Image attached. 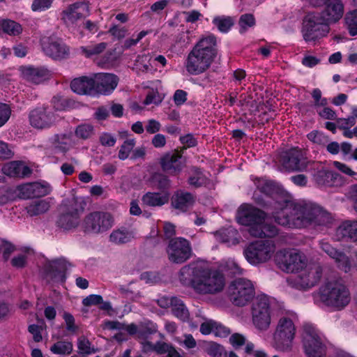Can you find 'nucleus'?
Returning <instances> with one entry per match:
<instances>
[{
	"label": "nucleus",
	"instance_id": "obj_1",
	"mask_svg": "<svg viewBox=\"0 0 357 357\" xmlns=\"http://www.w3.org/2000/svg\"><path fill=\"white\" fill-rule=\"evenodd\" d=\"M279 210L272 213L275 222L289 228L301 229L312 224L324 225L328 222L329 213L316 204L294 202L287 199L275 202Z\"/></svg>",
	"mask_w": 357,
	"mask_h": 357
},
{
	"label": "nucleus",
	"instance_id": "obj_2",
	"mask_svg": "<svg viewBox=\"0 0 357 357\" xmlns=\"http://www.w3.org/2000/svg\"><path fill=\"white\" fill-rule=\"evenodd\" d=\"M178 279L183 286L203 295L219 293L225 285V275L219 270L197 262L183 266L179 271Z\"/></svg>",
	"mask_w": 357,
	"mask_h": 357
},
{
	"label": "nucleus",
	"instance_id": "obj_3",
	"mask_svg": "<svg viewBox=\"0 0 357 357\" xmlns=\"http://www.w3.org/2000/svg\"><path fill=\"white\" fill-rule=\"evenodd\" d=\"M219 54L217 38L210 34L201 38L189 52L184 66L191 75L206 72Z\"/></svg>",
	"mask_w": 357,
	"mask_h": 357
},
{
	"label": "nucleus",
	"instance_id": "obj_4",
	"mask_svg": "<svg viewBox=\"0 0 357 357\" xmlns=\"http://www.w3.org/2000/svg\"><path fill=\"white\" fill-rule=\"evenodd\" d=\"M319 298L327 306L343 309L351 300L349 289L337 281L328 282L319 288Z\"/></svg>",
	"mask_w": 357,
	"mask_h": 357
},
{
	"label": "nucleus",
	"instance_id": "obj_5",
	"mask_svg": "<svg viewBox=\"0 0 357 357\" xmlns=\"http://www.w3.org/2000/svg\"><path fill=\"white\" fill-rule=\"evenodd\" d=\"M329 30V25L319 13H309L303 18L301 33L303 39L307 43L314 42L326 36Z\"/></svg>",
	"mask_w": 357,
	"mask_h": 357
},
{
	"label": "nucleus",
	"instance_id": "obj_6",
	"mask_svg": "<svg viewBox=\"0 0 357 357\" xmlns=\"http://www.w3.org/2000/svg\"><path fill=\"white\" fill-rule=\"evenodd\" d=\"M296 331V326L291 318L284 316L280 317L273 333L275 348L282 351H290Z\"/></svg>",
	"mask_w": 357,
	"mask_h": 357
},
{
	"label": "nucleus",
	"instance_id": "obj_7",
	"mask_svg": "<svg viewBox=\"0 0 357 357\" xmlns=\"http://www.w3.org/2000/svg\"><path fill=\"white\" fill-rule=\"evenodd\" d=\"M113 216L104 211H94L89 213L82 223L85 234H99L109 230L113 225Z\"/></svg>",
	"mask_w": 357,
	"mask_h": 357
},
{
	"label": "nucleus",
	"instance_id": "obj_8",
	"mask_svg": "<svg viewBox=\"0 0 357 357\" xmlns=\"http://www.w3.org/2000/svg\"><path fill=\"white\" fill-rule=\"evenodd\" d=\"M228 292L230 301L236 306H245L255 294L252 282L245 278H237L231 282Z\"/></svg>",
	"mask_w": 357,
	"mask_h": 357
},
{
	"label": "nucleus",
	"instance_id": "obj_9",
	"mask_svg": "<svg viewBox=\"0 0 357 357\" xmlns=\"http://www.w3.org/2000/svg\"><path fill=\"white\" fill-rule=\"evenodd\" d=\"M304 336L303 344L307 357H326V345L318 334L315 327L312 324L303 326Z\"/></svg>",
	"mask_w": 357,
	"mask_h": 357
},
{
	"label": "nucleus",
	"instance_id": "obj_10",
	"mask_svg": "<svg viewBox=\"0 0 357 357\" xmlns=\"http://www.w3.org/2000/svg\"><path fill=\"white\" fill-rule=\"evenodd\" d=\"M252 321L260 331H266L271 324V306L268 297L262 294L253 301L252 305Z\"/></svg>",
	"mask_w": 357,
	"mask_h": 357
},
{
	"label": "nucleus",
	"instance_id": "obj_11",
	"mask_svg": "<svg viewBox=\"0 0 357 357\" xmlns=\"http://www.w3.org/2000/svg\"><path fill=\"white\" fill-rule=\"evenodd\" d=\"M274 248V245L268 241H256L248 244L243 254L250 264L257 265L271 258Z\"/></svg>",
	"mask_w": 357,
	"mask_h": 357
},
{
	"label": "nucleus",
	"instance_id": "obj_12",
	"mask_svg": "<svg viewBox=\"0 0 357 357\" xmlns=\"http://www.w3.org/2000/svg\"><path fill=\"white\" fill-rule=\"evenodd\" d=\"M275 261L278 266L287 273L298 272L306 266V261L300 253L290 250L278 251Z\"/></svg>",
	"mask_w": 357,
	"mask_h": 357
},
{
	"label": "nucleus",
	"instance_id": "obj_13",
	"mask_svg": "<svg viewBox=\"0 0 357 357\" xmlns=\"http://www.w3.org/2000/svg\"><path fill=\"white\" fill-rule=\"evenodd\" d=\"M280 162L288 172H304L309 163L305 152L298 146L283 151L280 155Z\"/></svg>",
	"mask_w": 357,
	"mask_h": 357
},
{
	"label": "nucleus",
	"instance_id": "obj_14",
	"mask_svg": "<svg viewBox=\"0 0 357 357\" xmlns=\"http://www.w3.org/2000/svg\"><path fill=\"white\" fill-rule=\"evenodd\" d=\"M40 45L44 54L54 61L65 60L70 56V47L61 38L43 37L40 40Z\"/></svg>",
	"mask_w": 357,
	"mask_h": 357
},
{
	"label": "nucleus",
	"instance_id": "obj_15",
	"mask_svg": "<svg viewBox=\"0 0 357 357\" xmlns=\"http://www.w3.org/2000/svg\"><path fill=\"white\" fill-rule=\"evenodd\" d=\"M166 250L169 261L174 264L184 263L190 258L192 255L190 242L183 237L170 239Z\"/></svg>",
	"mask_w": 357,
	"mask_h": 357
},
{
	"label": "nucleus",
	"instance_id": "obj_16",
	"mask_svg": "<svg viewBox=\"0 0 357 357\" xmlns=\"http://www.w3.org/2000/svg\"><path fill=\"white\" fill-rule=\"evenodd\" d=\"M257 190L253 193V199L255 202L262 207H267V202L263 197L273 199L275 195L279 192V188L275 183L271 180L261 178L253 177L252 178Z\"/></svg>",
	"mask_w": 357,
	"mask_h": 357
},
{
	"label": "nucleus",
	"instance_id": "obj_17",
	"mask_svg": "<svg viewBox=\"0 0 357 357\" xmlns=\"http://www.w3.org/2000/svg\"><path fill=\"white\" fill-rule=\"evenodd\" d=\"M266 213L252 204H243L237 211L238 222L245 226H250V228H255L259 226L265 221Z\"/></svg>",
	"mask_w": 357,
	"mask_h": 357
},
{
	"label": "nucleus",
	"instance_id": "obj_18",
	"mask_svg": "<svg viewBox=\"0 0 357 357\" xmlns=\"http://www.w3.org/2000/svg\"><path fill=\"white\" fill-rule=\"evenodd\" d=\"M183 150L178 149L167 151L159 159L161 169L171 176H177L183 170L184 163L182 161Z\"/></svg>",
	"mask_w": 357,
	"mask_h": 357
},
{
	"label": "nucleus",
	"instance_id": "obj_19",
	"mask_svg": "<svg viewBox=\"0 0 357 357\" xmlns=\"http://www.w3.org/2000/svg\"><path fill=\"white\" fill-rule=\"evenodd\" d=\"M29 119L30 124L38 129L49 128L56 121L54 109L49 106L38 107L31 110Z\"/></svg>",
	"mask_w": 357,
	"mask_h": 357
},
{
	"label": "nucleus",
	"instance_id": "obj_20",
	"mask_svg": "<svg viewBox=\"0 0 357 357\" xmlns=\"http://www.w3.org/2000/svg\"><path fill=\"white\" fill-rule=\"evenodd\" d=\"M67 271L68 264L64 259L52 260L45 268L46 275L52 282L61 284L66 282Z\"/></svg>",
	"mask_w": 357,
	"mask_h": 357
},
{
	"label": "nucleus",
	"instance_id": "obj_21",
	"mask_svg": "<svg viewBox=\"0 0 357 357\" xmlns=\"http://www.w3.org/2000/svg\"><path fill=\"white\" fill-rule=\"evenodd\" d=\"M324 4V10L319 13L328 25L338 22L342 17L344 5L341 0H326Z\"/></svg>",
	"mask_w": 357,
	"mask_h": 357
},
{
	"label": "nucleus",
	"instance_id": "obj_22",
	"mask_svg": "<svg viewBox=\"0 0 357 357\" xmlns=\"http://www.w3.org/2000/svg\"><path fill=\"white\" fill-rule=\"evenodd\" d=\"M19 190L24 199H29L42 197L50 195L52 188L47 182L43 181L20 186Z\"/></svg>",
	"mask_w": 357,
	"mask_h": 357
},
{
	"label": "nucleus",
	"instance_id": "obj_23",
	"mask_svg": "<svg viewBox=\"0 0 357 357\" xmlns=\"http://www.w3.org/2000/svg\"><path fill=\"white\" fill-rule=\"evenodd\" d=\"M95 93L104 95L111 93L117 86L119 79L116 75L110 73H100L96 75Z\"/></svg>",
	"mask_w": 357,
	"mask_h": 357
},
{
	"label": "nucleus",
	"instance_id": "obj_24",
	"mask_svg": "<svg viewBox=\"0 0 357 357\" xmlns=\"http://www.w3.org/2000/svg\"><path fill=\"white\" fill-rule=\"evenodd\" d=\"M20 71L24 79L33 84H39L50 75V70L43 66H22Z\"/></svg>",
	"mask_w": 357,
	"mask_h": 357
},
{
	"label": "nucleus",
	"instance_id": "obj_25",
	"mask_svg": "<svg viewBox=\"0 0 357 357\" xmlns=\"http://www.w3.org/2000/svg\"><path fill=\"white\" fill-rule=\"evenodd\" d=\"M3 174L13 178H26L29 176L32 170L22 161L13 160L5 163L1 167Z\"/></svg>",
	"mask_w": 357,
	"mask_h": 357
},
{
	"label": "nucleus",
	"instance_id": "obj_26",
	"mask_svg": "<svg viewBox=\"0 0 357 357\" xmlns=\"http://www.w3.org/2000/svg\"><path fill=\"white\" fill-rule=\"evenodd\" d=\"M194 203L193 195L182 190L175 191L171 197L172 207L183 213L187 212Z\"/></svg>",
	"mask_w": 357,
	"mask_h": 357
},
{
	"label": "nucleus",
	"instance_id": "obj_27",
	"mask_svg": "<svg viewBox=\"0 0 357 357\" xmlns=\"http://www.w3.org/2000/svg\"><path fill=\"white\" fill-rule=\"evenodd\" d=\"M72 91L79 95H93L96 80L92 77L82 76L73 79L70 82Z\"/></svg>",
	"mask_w": 357,
	"mask_h": 357
},
{
	"label": "nucleus",
	"instance_id": "obj_28",
	"mask_svg": "<svg viewBox=\"0 0 357 357\" xmlns=\"http://www.w3.org/2000/svg\"><path fill=\"white\" fill-rule=\"evenodd\" d=\"M321 248L327 255L335 260L340 269L345 273L350 271L351 266L350 259L343 252L337 250L328 243H323Z\"/></svg>",
	"mask_w": 357,
	"mask_h": 357
},
{
	"label": "nucleus",
	"instance_id": "obj_29",
	"mask_svg": "<svg viewBox=\"0 0 357 357\" xmlns=\"http://www.w3.org/2000/svg\"><path fill=\"white\" fill-rule=\"evenodd\" d=\"M79 219L78 210L73 208L60 214L56 221V225L64 231H69L77 227Z\"/></svg>",
	"mask_w": 357,
	"mask_h": 357
},
{
	"label": "nucleus",
	"instance_id": "obj_30",
	"mask_svg": "<svg viewBox=\"0 0 357 357\" xmlns=\"http://www.w3.org/2000/svg\"><path fill=\"white\" fill-rule=\"evenodd\" d=\"M214 235L218 241L226 243L229 246L236 245L240 242L239 233L233 227L221 228L216 231Z\"/></svg>",
	"mask_w": 357,
	"mask_h": 357
},
{
	"label": "nucleus",
	"instance_id": "obj_31",
	"mask_svg": "<svg viewBox=\"0 0 357 357\" xmlns=\"http://www.w3.org/2000/svg\"><path fill=\"white\" fill-rule=\"evenodd\" d=\"M188 184L194 188L206 187L209 183V178L205 174L204 170L197 166H192L190 174L187 180Z\"/></svg>",
	"mask_w": 357,
	"mask_h": 357
},
{
	"label": "nucleus",
	"instance_id": "obj_32",
	"mask_svg": "<svg viewBox=\"0 0 357 357\" xmlns=\"http://www.w3.org/2000/svg\"><path fill=\"white\" fill-rule=\"evenodd\" d=\"M170 193L147 192L142 197L144 205L151 207L162 206L169 202Z\"/></svg>",
	"mask_w": 357,
	"mask_h": 357
},
{
	"label": "nucleus",
	"instance_id": "obj_33",
	"mask_svg": "<svg viewBox=\"0 0 357 357\" xmlns=\"http://www.w3.org/2000/svg\"><path fill=\"white\" fill-rule=\"evenodd\" d=\"M149 181L151 188L158 190L163 194L170 193L171 181L168 176L160 172H155L151 174Z\"/></svg>",
	"mask_w": 357,
	"mask_h": 357
},
{
	"label": "nucleus",
	"instance_id": "obj_34",
	"mask_svg": "<svg viewBox=\"0 0 357 357\" xmlns=\"http://www.w3.org/2000/svg\"><path fill=\"white\" fill-rule=\"evenodd\" d=\"M166 305L172 307V314L183 321L189 318V312L183 301L178 297L172 296L166 302Z\"/></svg>",
	"mask_w": 357,
	"mask_h": 357
},
{
	"label": "nucleus",
	"instance_id": "obj_35",
	"mask_svg": "<svg viewBox=\"0 0 357 357\" xmlns=\"http://www.w3.org/2000/svg\"><path fill=\"white\" fill-rule=\"evenodd\" d=\"M88 11V5L85 2L78 1L70 5L64 14L67 20L75 22L84 16V13Z\"/></svg>",
	"mask_w": 357,
	"mask_h": 357
},
{
	"label": "nucleus",
	"instance_id": "obj_36",
	"mask_svg": "<svg viewBox=\"0 0 357 357\" xmlns=\"http://www.w3.org/2000/svg\"><path fill=\"white\" fill-rule=\"evenodd\" d=\"M249 233L252 236L257 238H273L278 234V229L272 224H265L264 222L255 228H250Z\"/></svg>",
	"mask_w": 357,
	"mask_h": 357
},
{
	"label": "nucleus",
	"instance_id": "obj_37",
	"mask_svg": "<svg viewBox=\"0 0 357 357\" xmlns=\"http://www.w3.org/2000/svg\"><path fill=\"white\" fill-rule=\"evenodd\" d=\"M338 176L339 174L337 173H335L331 170L321 168L320 169H317L314 172L313 178L318 185H331Z\"/></svg>",
	"mask_w": 357,
	"mask_h": 357
},
{
	"label": "nucleus",
	"instance_id": "obj_38",
	"mask_svg": "<svg viewBox=\"0 0 357 357\" xmlns=\"http://www.w3.org/2000/svg\"><path fill=\"white\" fill-rule=\"evenodd\" d=\"M343 237H347L353 241H357V221H345L337 229Z\"/></svg>",
	"mask_w": 357,
	"mask_h": 357
},
{
	"label": "nucleus",
	"instance_id": "obj_39",
	"mask_svg": "<svg viewBox=\"0 0 357 357\" xmlns=\"http://www.w3.org/2000/svg\"><path fill=\"white\" fill-rule=\"evenodd\" d=\"M50 351L56 355H69L73 352V345L71 342L59 340L52 344Z\"/></svg>",
	"mask_w": 357,
	"mask_h": 357
},
{
	"label": "nucleus",
	"instance_id": "obj_40",
	"mask_svg": "<svg viewBox=\"0 0 357 357\" xmlns=\"http://www.w3.org/2000/svg\"><path fill=\"white\" fill-rule=\"evenodd\" d=\"M0 28L4 33L10 36H18L22 31V26L11 20H3L0 23Z\"/></svg>",
	"mask_w": 357,
	"mask_h": 357
},
{
	"label": "nucleus",
	"instance_id": "obj_41",
	"mask_svg": "<svg viewBox=\"0 0 357 357\" xmlns=\"http://www.w3.org/2000/svg\"><path fill=\"white\" fill-rule=\"evenodd\" d=\"M50 208L49 202L45 200H38L30 204L27 207V213L31 216L38 215L47 211Z\"/></svg>",
	"mask_w": 357,
	"mask_h": 357
},
{
	"label": "nucleus",
	"instance_id": "obj_42",
	"mask_svg": "<svg viewBox=\"0 0 357 357\" xmlns=\"http://www.w3.org/2000/svg\"><path fill=\"white\" fill-rule=\"evenodd\" d=\"M107 43L102 42L95 45H90L87 46H82L80 47L82 53L86 57L91 58L93 56H96L103 52L107 48Z\"/></svg>",
	"mask_w": 357,
	"mask_h": 357
},
{
	"label": "nucleus",
	"instance_id": "obj_43",
	"mask_svg": "<svg viewBox=\"0 0 357 357\" xmlns=\"http://www.w3.org/2000/svg\"><path fill=\"white\" fill-rule=\"evenodd\" d=\"M239 33H245L248 29L252 28L256 25V20L253 14L245 13L240 16L238 20Z\"/></svg>",
	"mask_w": 357,
	"mask_h": 357
},
{
	"label": "nucleus",
	"instance_id": "obj_44",
	"mask_svg": "<svg viewBox=\"0 0 357 357\" xmlns=\"http://www.w3.org/2000/svg\"><path fill=\"white\" fill-rule=\"evenodd\" d=\"M345 25L351 36H357V9L347 13L344 17Z\"/></svg>",
	"mask_w": 357,
	"mask_h": 357
},
{
	"label": "nucleus",
	"instance_id": "obj_45",
	"mask_svg": "<svg viewBox=\"0 0 357 357\" xmlns=\"http://www.w3.org/2000/svg\"><path fill=\"white\" fill-rule=\"evenodd\" d=\"M132 234L127 229H117L112 232L109 236L110 241L116 244H123L130 241Z\"/></svg>",
	"mask_w": 357,
	"mask_h": 357
},
{
	"label": "nucleus",
	"instance_id": "obj_46",
	"mask_svg": "<svg viewBox=\"0 0 357 357\" xmlns=\"http://www.w3.org/2000/svg\"><path fill=\"white\" fill-rule=\"evenodd\" d=\"M213 24L218 29L224 33L229 32L234 25V20L231 17H216L213 20Z\"/></svg>",
	"mask_w": 357,
	"mask_h": 357
},
{
	"label": "nucleus",
	"instance_id": "obj_47",
	"mask_svg": "<svg viewBox=\"0 0 357 357\" xmlns=\"http://www.w3.org/2000/svg\"><path fill=\"white\" fill-rule=\"evenodd\" d=\"M170 346V344L164 342L158 341L155 342V344H153L151 342L146 341L144 343V349L148 348L149 350L154 351L158 354L161 355L167 354L169 349Z\"/></svg>",
	"mask_w": 357,
	"mask_h": 357
},
{
	"label": "nucleus",
	"instance_id": "obj_48",
	"mask_svg": "<svg viewBox=\"0 0 357 357\" xmlns=\"http://www.w3.org/2000/svg\"><path fill=\"white\" fill-rule=\"evenodd\" d=\"M91 346V342L85 336L82 335L77 339V348L80 354L85 356L95 353L96 350Z\"/></svg>",
	"mask_w": 357,
	"mask_h": 357
},
{
	"label": "nucleus",
	"instance_id": "obj_49",
	"mask_svg": "<svg viewBox=\"0 0 357 357\" xmlns=\"http://www.w3.org/2000/svg\"><path fill=\"white\" fill-rule=\"evenodd\" d=\"M0 248L4 261H7L10 259L11 254L16 250V247L13 243L3 238L0 239Z\"/></svg>",
	"mask_w": 357,
	"mask_h": 357
},
{
	"label": "nucleus",
	"instance_id": "obj_50",
	"mask_svg": "<svg viewBox=\"0 0 357 357\" xmlns=\"http://www.w3.org/2000/svg\"><path fill=\"white\" fill-rule=\"evenodd\" d=\"M135 142L134 139L126 140L121 146V148L119 151V158L121 160H125L126 159H127L129 156L130 151L135 146Z\"/></svg>",
	"mask_w": 357,
	"mask_h": 357
},
{
	"label": "nucleus",
	"instance_id": "obj_51",
	"mask_svg": "<svg viewBox=\"0 0 357 357\" xmlns=\"http://www.w3.org/2000/svg\"><path fill=\"white\" fill-rule=\"evenodd\" d=\"M208 354L211 357H227L225 347L216 342H212L208 348Z\"/></svg>",
	"mask_w": 357,
	"mask_h": 357
},
{
	"label": "nucleus",
	"instance_id": "obj_52",
	"mask_svg": "<svg viewBox=\"0 0 357 357\" xmlns=\"http://www.w3.org/2000/svg\"><path fill=\"white\" fill-rule=\"evenodd\" d=\"M151 33V30H143L137 35L135 38H130L125 40L122 46L124 50H128L130 47L135 46L143 38Z\"/></svg>",
	"mask_w": 357,
	"mask_h": 357
},
{
	"label": "nucleus",
	"instance_id": "obj_53",
	"mask_svg": "<svg viewBox=\"0 0 357 357\" xmlns=\"http://www.w3.org/2000/svg\"><path fill=\"white\" fill-rule=\"evenodd\" d=\"M93 132V127L90 124L79 125L75 130V135L77 137L86 139L89 138Z\"/></svg>",
	"mask_w": 357,
	"mask_h": 357
},
{
	"label": "nucleus",
	"instance_id": "obj_54",
	"mask_svg": "<svg viewBox=\"0 0 357 357\" xmlns=\"http://www.w3.org/2000/svg\"><path fill=\"white\" fill-rule=\"evenodd\" d=\"M179 141L183 146L180 149L183 150L184 152L185 150L189 148L195 147L198 144L197 139L194 137L192 133H188L185 135L181 136L179 138Z\"/></svg>",
	"mask_w": 357,
	"mask_h": 357
},
{
	"label": "nucleus",
	"instance_id": "obj_55",
	"mask_svg": "<svg viewBox=\"0 0 357 357\" xmlns=\"http://www.w3.org/2000/svg\"><path fill=\"white\" fill-rule=\"evenodd\" d=\"M54 0H33L31 10L34 12H43L52 7Z\"/></svg>",
	"mask_w": 357,
	"mask_h": 357
},
{
	"label": "nucleus",
	"instance_id": "obj_56",
	"mask_svg": "<svg viewBox=\"0 0 357 357\" xmlns=\"http://www.w3.org/2000/svg\"><path fill=\"white\" fill-rule=\"evenodd\" d=\"M158 331V326L156 324L148 321L141 325L139 330V334L141 336L147 337L149 335L155 334Z\"/></svg>",
	"mask_w": 357,
	"mask_h": 357
},
{
	"label": "nucleus",
	"instance_id": "obj_57",
	"mask_svg": "<svg viewBox=\"0 0 357 357\" xmlns=\"http://www.w3.org/2000/svg\"><path fill=\"white\" fill-rule=\"evenodd\" d=\"M162 101V98L157 90L152 89L149 91L143 102L144 105H149L151 104H155L158 105Z\"/></svg>",
	"mask_w": 357,
	"mask_h": 357
},
{
	"label": "nucleus",
	"instance_id": "obj_58",
	"mask_svg": "<svg viewBox=\"0 0 357 357\" xmlns=\"http://www.w3.org/2000/svg\"><path fill=\"white\" fill-rule=\"evenodd\" d=\"M15 198V192L10 188L3 186L0 188V205H3Z\"/></svg>",
	"mask_w": 357,
	"mask_h": 357
},
{
	"label": "nucleus",
	"instance_id": "obj_59",
	"mask_svg": "<svg viewBox=\"0 0 357 357\" xmlns=\"http://www.w3.org/2000/svg\"><path fill=\"white\" fill-rule=\"evenodd\" d=\"M229 343L234 349H238L246 343L245 337L238 333L231 334L229 337Z\"/></svg>",
	"mask_w": 357,
	"mask_h": 357
},
{
	"label": "nucleus",
	"instance_id": "obj_60",
	"mask_svg": "<svg viewBox=\"0 0 357 357\" xmlns=\"http://www.w3.org/2000/svg\"><path fill=\"white\" fill-rule=\"evenodd\" d=\"M128 32V29L125 26H120L113 24L108 30V33L114 38L121 40L125 38Z\"/></svg>",
	"mask_w": 357,
	"mask_h": 357
},
{
	"label": "nucleus",
	"instance_id": "obj_61",
	"mask_svg": "<svg viewBox=\"0 0 357 357\" xmlns=\"http://www.w3.org/2000/svg\"><path fill=\"white\" fill-rule=\"evenodd\" d=\"M63 319L66 325V330L70 333H75L78 330V326L75 324V320L73 315L69 312H65L63 314Z\"/></svg>",
	"mask_w": 357,
	"mask_h": 357
},
{
	"label": "nucleus",
	"instance_id": "obj_62",
	"mask_svg": "<svg viewBox=\"0 0 357 357\" xmlns=\"http://www.w3.org/2000/svg\"><path fill=\"white\" fill-rule=\"evenodd\" d=\"M11 266L17 269H22L27 264V257L24 254H20L13 257L10 260Z\"/></svg>",
	"mask_w": 357,
	"mask_h": 357
},
{
	"label": "nucleus",
	"instance_id": "obj_63",
	"mask_svg": "<svg viewBox=\"0 0 357 357\" xmlns=\"http://www.w3.org/2000/svg\"><path fill=\"white\" fill-rule=\"evenodd\" d=\"M307 139L317 144H324L325 141H326V137L321 132L318 130H312L307 135Z\"/></svg>",
	"mask_w": 357,
	"mask_h": 357
},
{
	"label": "nucleus",
	"instance_id": "obj_64",
	"mask_svg": "<svg viewBox=\"0 0 357 357\" xmlns=\"http://www.w3.org/2000/svg\"><path fill=\"white\" fill-rule=\"evenodd\" d=\"M42 327L38 324H30L28 326V331L33 335V339L35 342H40L42 341Z\"/></svg>",
	"mask_w": 357,
	"mask_h": 357
}]
</instances>
